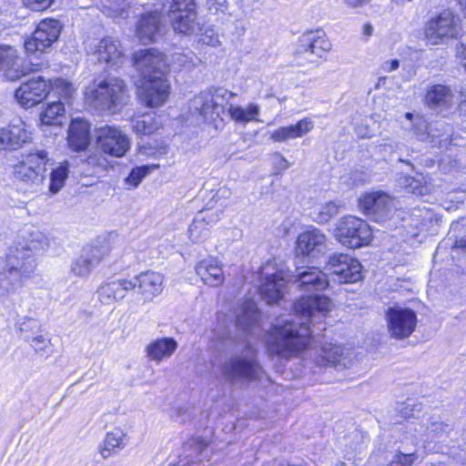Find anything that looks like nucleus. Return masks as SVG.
Listing matches in <instances>:
<instances>
[{
	"label": "nucleus",
	"mask_w": 466,
	"mask_h": 466,
	"mask_svg": "<svg viewBox=\"0 0 466 466\" xmlns=\"http://www.w3.org/2000/svg\"><path fill=\"white\" fill-rule=\"evenodd\" d=\"M129 443V436L126 429L115 427L106 432L104 439L100 441L97 451L104 460L117 455Z\"/></svg>",
	"instance_id": "obj_25"
},
{
	"label": "nucleus",
	"mask_w": 466,
	"mask_h": 466,
	"mask_svg": "<svg viewBox=\"0 0 466 466\" xmlns=\"http://www.w3.org/2000/svg\"><path fill=\"white\" fill-rule=\"evenodd\" d=\"M259 311L257 304L251 299H247L242 306L241 313L237 317V325L246 332H251L258 323Z\"/></svg>",
	"instance_id": "obj_35"
},
{
	"label": "nucleus",
	"mask_w": 466,
	"mask_h": 466,
	"mask_svg": "<svg viewBox=\"0 0 466 466\" xmlns=\"http://www.w3.org/2000/svg\"><path fill=\"white\" fill-rule=\"evenodd\" d=\"M219 43L218 35L213 34L212 29L206 30V46H216Z\"/></svg>",
	"instance_id": "obj_61"
},
{
	"label": "nucleus",
	"mask_w": 466,
	"mask_h": 466,
	"mask_svg": "<svg viewBox=\"0 0 466 466\" xmlns=\"http://www.w3.org/2000/svg\"><path fill=\"white\" fill-rule=\"evenodd\" d=\"M260 113V107L257 104H249L247 108L230 105L228 114L236 122L248 123L249 121H258V116Z\"/></svg>",
	"instance_id": "obj_39"
},
{
	"label": "nucleus",
	"mask_w": 466,
	"mask_h": 466,
	"mask_svg": "<svg viewBox=\"0 0 466 466\" xmlns=\"http://www.w3.org/2000/svg\"><path fill=\"white\" fill-rule=\"evenodd\" d=\"M0 72L8 81H15L26 74L27 68L15 47L0 45Z\"/></svg>",
	"instance_id": "obj_23"
},
{
	"label": "nucleus",
	"mask_w": 466,
	"mask_h": 466,
	"mask_svg": "<svg viewBox=\"0 0 466 466\" xmlns=\"http://www.w3.org/2000/svg\"><path fill=\"white\" fill-rule=\"evenodd\" d=\"M339 204L334 201H329L323 205L315 207L309 212V217L318 224H325L339 212Z\"/></svg>",
	"instance_id": "obj_38"
},
{
	"label": "nucleus",
	"mask_w": 466,
	"mask_h": 466,
	"mask_svg": "<svg viewBox=\"0 0 466 466\" xmlns=\"http://www.w3.org/2000/svg\"><path fill=\"white\" fill-rule=\"evenodd\" d=\"M161 19L157 12L144 15L137 25V34L144 44L153 42L160 35Z\"/></svg>",
	"instance_id": "obj_29"
},
{
	"label": "nucleus",
	"mask_w": 466,
	"mask_h": 466,
	"mask_svg": "<svg viewBox=\"0 0 466 466\" xmlns=\"http://www.w3.org/2000/svg\"><path fill=\"white\" fill-rule=\"evenodd\" d=\"M327 250V237L317 228H309L301 232L297 238V255L316 258L323 255Z\"/></svg>",
	"instance_id": "obj_21"
},
{
	"label": "nucleus",
	"mask_w": 466,
	"mask_h": 466,
	"mask_svg": "<svg viewBox=\"0 0 466 466\" xmlns=\"http://www.w3.org/2000/svg\"><path fill=\"white\" fill-rule=\"evenodd\" d=\"M204 232V218L198 217L188 228L189 238L194 242H200Z\"/></svg>",
	"instance_id": "obj_54"
},
{
	"label": "nucleus",
	"mask_w": 466,
	"mask_h": 466,
	"mask_svg": "<svg viewBox=\"0 0 466 466\" xmlns=\"http://www.w3.org/2000/svg\"><path fill=\"white\" fill-rule=\"evenodd\" d=\"M334 237L344 247L359 248L370 243L372 231L365 220L349 215L336 222Z\"/></svg>",
	"instance_id": "obj_5"
},
{
	"label": "nucleus",
	"mask_w": 466,
	"mask_h": 466,
	"mask_svg": "<svg viewBox=\"0 0 466 466\" xmlns=\"http://www.w3.org/2000/svg\"><path fill=\"white\" fill-rule=\"evenodd\" d=\"M313 121L308 117L299 120L297 124L289 127H281L274 130L270 138L274 142H285L289 139L302 137L313 128Z\"/></svg>",
	"instance_id": "obj_31"
},
{
	"label": "nucleus",
	"mask_w": 466,
	"mask_h": 466,
	"mask_svg": "<svg viewBox=\"0 0 466 466\" xmlns=\"http://www.w3.org/2000/svg\"><path fill=\"white\" fill-rule=\"evenodd\" d=\"M203 451L204 442L201 437L188 440L184 445V451L186 453L187 463L200 466Z\"/></svg>",
	"instance_id": "obj_43"
},
{
	"label": "nucleus",
	"mask_w": 466,
	"mask_h": 466,
	"mask_svg": "<svg viewBox=\"0 0 466 466\" xmlns=\"http://www.w3.org/2000/svg\"><path fill=\"white\" fill-rule=\"evenodd\" d=\"M67 141L69 147L81 152L86 150L90 143V125L82 118H74L68 128Z\"/></svg>",
	"instance_id": "obj_27"
},
{
	"label": "nucleus",
	"mask_w": 466,
	"mask_h": 466,
	"mask_svg": "<svg viewBox=\"0 0 466 466\" xmlns=\"http://www.w3.org/2000/svg\"><path fill=\"white\" fill-rule=\"evenodd\" d=\"M32 142V128L21 118L14 119L5 127H0V153L17 151Z\"/></svg>",
	"instance_id": "obj_11"
},
{
	"label": "nucleus",
	"mask_w": 466,
	"mask_h": 466,
	"mask_svg": "<svg viewBox=\"0 0 466 466\" xmlns=\"http://www.w3.org/2000/svg\"><path fill=\"white\" fill-rule=\"evenodd\" d=\"M223 272L218 266L217 260L212 259L210 263H206V284L218 286L223 282Z\"/></svg>",
	"instance_id": "obj_49"
},
{
	"label": "nucleus",
	"mask_w": 466,
	"mask_h": 466,
	"mask_svg": "<svg viewBox=\"0 0 466 466\" xmlns=\"http://www.w3.org/2000/svg\"><path fill=\"white\" fill-rule=\"evenodd\" d=\"M158 165H148L133 168L126 178L127 184L137 187L149 172L158 168Z\"/></svg>",
	"instance_id": "obj_48"
},
{
	"label": "nucleus",
	"mask_w": 466,
	"mask_h": 466,
	"mask_svg": "<svg viewBox=\"0 0 466 466\" xmlns=\"http://www.w3.org/2000/svg\"><path fill=\"white\" fill-rule=\"evenodd\" d=\"M414 179V176H409V175H404V174H401L400 175L399 178H398V185L404 188L406 192L409 193V185L412 184L411 180Z\"/></svg>",
	"instance_id": "obj_58"
},
{
	"label": "nucleus",
	"mask_w": 466,
	"mask_h": 466,
	"mask_svg": "<svg viewBox=\"0 0 466 466\" xmlns=\"http://www.w3.org/2000/svg\"><path fill=\"white\" fill-rule=\"evenodd\" d=\"M106 254V251L97 248H91L84 250V252L72 263L71 272L78 277L88 276L93 268L100 263Z\"/></svg>",
	"instance_id": "obj_28"
},
{
	"label": "nucleus",
	"mask_w": 466,
	"mask_h": 466,
	"mask_svg": "<svg viewBox=\"0 0 466 466\" xmlns=\"http://www.w3.org/2000/svg\"><path fill=\"white\" fill-rule=\"evenodd\" d=\"M430 143L439 147H447L452 135V127L445 121L439 120L430 125Z\"/></svg>",
	"instance_id": "obj_37"
},
{
	"label": "nucleus",
	"mask_w": 466,
	"mask_h": 466,
	"mask_svg": "<svg viewBox=\"0 0 466 466\" xmlns=\"http://www.w3.org/2000/svg\"><path fill=\"white\" fill-rule=\"evenodd\" d=\"M327 269L339 282L354 283L361 279V265L359 260L343 253L333 254L327 263Z\"/></svg>",
	"instance_id": "obj_16"
},
{
	"label": "nucleus",
	"mask_w": 466,
	"mask_h": 466,
	"mask_svg": "<svg viewBox=\"0 0 466 466\" xmlns=\"http://www.w3.org/2000/svg\"><path fill=\"white\" fill-rule=\"evenodd\" d=\"M30 238L8 247L5 260L0 263V297L15 293L35 272V253L45 248L46 243L41 232H34Z\"/></svg>",
	"instance_id": "obj_1"
},
{
	"label": "nucleus",
	"mask_w": 466,
	"mask_h": 466,
	"mask_svg": "<svg viewBox=\"0 0 466 466\" xmlns=\"http://www.w3.org/2000/svg\"><path fill=\"white\" fill-rule=\"evenodd\" d=\"M286 280L281 273H274L266 278L265 282L260 287L262 298L268 303L279 301L283 297Z\"/></svg>",
	"instance_id": "obj_32"
},
{
	"label": "nucleus",
	"mask_w": 466,
	"mask_h": 466,
	"mask_svg": "<svg viewBox=\"0 0 466 466\" xmlns=\"http://www.w3.org/2000/svg\"><path fill=\"white\" fill-rule=\"evenodd\" d=\"M65 112L64 104L60 101L49 103L46 108L40 115V121L42 125H60V118Z\"/></svg>",
	"instance_id": "obj_42"
},
{
	"label": "nucleus",
	"mask_w": 466,
	"mask_h": 466,
	"mask_svg": "<svg viewBox=\"0 0 466 466\" xmlns=\"http://www.w3.org/2000/svg\"><path fill=\"white\" fill-rule=\"evenodd\" d=\"M430 125L421 116H417L413 122L412 131L416 137L422 141L430 142Z\"/></svg>",
	"instance_id": "obj_51"
},
{
	"label": "nucleus",
	"mask_w": 466,
	"mask_h": 466,
	"mask_svg": "<svg viewBox=\"0 0 466 466\" xmlns=\"http://www.w3.org/2000/svg\"><path fill=\"white\" fill-rule=\"evenodd\" d=\"M177 342L173 338H160L149 342L146 347L147 357L156 363L169 359L177 350Z\"/></svg>",
	"instance_id": "obj_30"
},
{
	"label": "nucleus",
	"mask_w": 466,
	"mask_h": 466,
	"mask_svg": "<svg viewBox=\"0 0 466 466\" xmlns=\"http://www.w3.org/2000/svg\"><path fill=\"white\" fill-rule=\"evenodd\" d=\"M36 353L46 352L50 348L51 339L43 334L36 333L28 341Z\"/></svg>",
	"instance_id": "obj_53"
},
{
	"label": "nucleus",
	"mask_w": 466,
	"mask_h": 466,
	"mask_svg": "<svg viewBox=\"0 0 466 466\" xmlns=\"http://www.w3.org/2000/svg\"><path fill=\"white\" fill-rule=\"evenodd\" d=\"M457 54L461 58V64L463 67L466 68V44L461 42L460 46H457Z\"/></svg>",
	"instance_id": "obj_62"
},
{
	"label": "nucleus",
	"mask_w": 466,
	"mask_h": 466,
	"mask_svg": "<svg viewBox=\"0 0 466 466\" xmlns=\"http://www.w3.org/2000/svg\"><path fill=\"white\" fill-rule=\"evenodd\" d=\"M86 99L96 109L114 110L127 100V86L117 77H108L98 84L94 83L86 87Z\"/></svg>",
	"instance_id": "obj_4"
},
{
	"label": "nucleus",
	"mask_w": 466,
	"mask_h": 466,
	"mask_svg": "<svg viewBox=\"0 0 466 466\" xmlns=\"http://www.w3.org/2000/svg\"><path fill=\"white\" fill-rule=\"evenodd\" d=\"M388 332L390 338H409L417 326L416 313L408 308L390 307L386 312Z\"/></svg>",
	"instance_id": "obj_13"
},
{
	"label": "nucleus",
	"mask_w": 466,
	"mask_h": 466,
	"mask_svg": "<svg viewBox=\"0 0 466 466\" xmlns=\"http://www.w3.org/2000/svg\"><path fill=\"white\" fill-rule=\"evenodd\" d=\"M197 13L169 15L174 31L181 34H190L196 26Z\"/></svg>",
	"instance_id": "obj_41"
},
{
	"label": "nucleus",
	"mask_w": 466,
	"mask_h": 466,
	"mask_svg": "<svg viewBox=\"0 0 466 466\" xmlns=\"http://www.w3.org/2000/svg\"><path fill=\"white\" fill-rule=\"evenodd\" d=\"M49 174L48 192L57 194L66 185L69 174V163L65 160L55 167L53 159L47 151L34 149L25 155L23 159L14 167L15 177L25 185L38 188L46 181V172Z\"/></svg>",
	"instance_id": "obj_2"
},
{
	"label": "nucleus",
	"mask_w": 466,
	"mask_h": 466,
	"mask_svg": "<svg viewBox=\"0 0 466 466\" xmlns=\"http://www.w3.org/2000/svg\"><path fill=\"white\" fill-rule=\"evenodd\" d=\"M88 55L91 59L100 64L105 69L117 67L125 61V56L117 40L106 37L90 46Z\"/></svg>",
	"instance_id": "obj_15"
},
{
	"label": "nucleus",
	"mask_w": 466,
	"mask_h": 466,
	"mask_svg": "<svg viewBox=\"0 0 466 466\" xmlns=\"http://www.w3.org/2000/svg\"><path fill=\"white\" fill-rule=\"evenodd\" d=\"M425 100L431 107H448L452 104L453 93L450 86L433 85L428 89Z\"/></svg>",
	"instance_id": "obj_33"
},
{
	"label": "nucleus",
	"mask_w": 466,
	"mask_h": 466,
	"mask_svg": "<svg viewBox=\"0 0 466 466\" xmlns=\"http://www.w3.org/2000/svg\"><path fill=\"white\" fill-rule=\"evenodd\" d=\"M461 101L459 106L460 113L466 116V83L461 87Z\"/></svg>",
	"instance_id": "obj_60"
},
{
	"label": "nucleus",
	"mask_w": 466,
	"mask_h": 466,
	"mask_svg": "<svg viewBox=\"0 0 466 466\" xmlns=\"http://www.w3.org/2000/svg\"><path fill=\"white\" fill-rule=\"evenodd\" d=\"M131 280L134 289H137V293L146 301L152 300L163 290L164 277L158 272L144 271L135 276Z\"/></svg>",
	"instance_id": "obj_24"
},
{
	"label": "nucleus",
	"mask_w": 466,
	"mask_h": 466,
	"mask_svg": "<svg viewBox=\"0 0 466 466\" xmlns=\"http://www.w3.org/2000/svg\"><path fill=\"white\" fill-rule=\"evenodd\" d=\"M48 86L65 100L71 99L76 91L75 84L65 78H56Z\"/></svg>",
	"instance_id": "obj_46"
},
{
	"label": "nucleus",
	"mask_w": 466,
	"mask_h": 466,
	"mask_svg": "<svg viewBox=\"0 0 466 466\" xmlns=\"http://www.w3.org/2000/svg\"><path fill=\"white\" fill-rule=\"evenodd\" d=\"M454 248H461L462 251L466 252V237L457 239L455 241Z\"/></svg>",
	"instance_id": "obj_64"
},
{
	"label": "nucleus",
	"mask_w": 466,
	"mask_h": 466,
	"mask_svg": "<svg viewBox=\"0 0 466 466\" xmlns=\"http://www.w3.org/2000/svg\"><path fill=\"white\" fill-rule=\"evenodd\" d=\"M461 31L460 17L451 11L444 10L426 23L424 36L430 45H446L450 40L457 38Z\"/></svg>",
	"instance_id": "obj_6"
},
{
	"label": "nucleus",
	"mask_w": 466,
	"mask_h": 466,
	"mask_svg": "<svg viewBox=\"0 0 466 466\" xmlns=\"http://www.w3.org/2000/svg\"><path fill=\"white\" fill-rule=\"evenodd\" d=\"M62 30L61 23L56 19L46 18L39 22L33 36L25 42V49L28 55L43 53L59 37Z\"/></svg>",
	"instance_id": "obj_10"
},
{
	"label": "nucleus",
	"mask_w": 466,
	"mask_h": 466,
	"mask_svg": "<svg viewBox=\"0 0 466 466\" xmlns=\"http://www.w3.org/2000/svg\"><path fill=\"white\" fill-rule=\"evenodd\" d=\"M224 374L231 381L258 379L261 368L255 349L248 345L240 355L232 357L224 366Z\"/></svg>",
	"instance_id": "obj_8"
},
{
	"label": "nucleus",
	"mask_w": 466,
	"mask_h": 466,
	"mask_svg": "<svg viewBox=\"0 0 466 466\" xmlns=\"http://www.w3.org/2000/svg\"><path fill=\"white\" fill-rule=\"evenodd\" d=\"M331 307L332 302L329 298L317 294L301 297L293 305L295 313L307 320L315 317H325L331 309Z\"/></svg>",
	"instance_id": "obj_22"
},
{
	"label": "nucleus",
	"mask_w": 466,
	"mask_h": 466,
	"mask_svg": "<svg viewBox=\"0 0 466 466\" xmlns=\"http://www.w3.org/2000/svg\"><path fill=\"white\" fill-rule=\"evenodd\" d=\"M421 409V404L420 403H410L407 402L403 404V407L400 409V413L404 418L415 417V413L419 412Z\"/></svg>",
	"instance_id": "obj_56"
},
{
	"label": "nucleus",
	"mask_w": 466,
	"mask_h": 466,
	"mask_svg": "<svg viewBox=\"0 0 466 466\" xmlns=\"http://www.w3.org/2000/svg\"><path fill=\"white\" fill-rule=\"evenodd\" d=\"M49 86L42 76L32 77L23 83L15 92V98L24 108H31L47 96Z\"/></svg>",
	"instance_id": "obj_19"
},
{
	"label": "nucleus",
	"mask_w": 466,
	"mask_h": 466,
	"mask_svg": "<svg viewBox=\"0 0 466 466\" xmlns=\"http://www.w3.org/2000/svg\"><path fill=\"white\" fill-rule=\"evenodd\" d=\"M399 66H400V61L398 59L385 61L381 65L382 70L384 72H388V73L397 70L399 68Z\"/></svg>",
	"instance_id": "obj_59"
},
{
	"label": "nucleus",
	"mask_w": 466,
	"mask_h": 466,
	"mask_svg": "<svg viewBox=\"0 0 466 466\" xmlns=\"http://www.w3.org/2000/svg\"><path fill=\"white\" fill-rule=\"evenodd\" d=\"M24 5L34 11H41L48 8L54 0H22Z\"/></svg>",
	"instance_id": "obj_57"
},
{
	"label": "nucleus",
	"mask_w": 466,
	"mask_h": 466,
	"mask_svg": "<svg viewBox=\"0 0 466 466\" xmlns=\"http://www.w3.org/2000/svg\"><path fill=\"white\" fill-rule=\"evenodd\" d=\"M331 43L327 38L326 33L321 30H314L304 33L299 40L297 56L314 63L313 57L321 58L331 50Z\"/></svg>",
	"instance_id": "obj_14"
},
{
	"label": "nucleus",
	"mask_w": 466,
	"mask_h": 466,
	"mask_svg": "<svg viewBox=\"0 0 466 466\" xmlns=\"http://www.w3.org/2000/svg\"><path fill=\"white\" fill-rule=\"evenodd\" d=\"M134 65L139 79L165 76L167 62L165 56L157 49L140 50L134 55Z\"/></svg>",
	"instance_id": "obj_17"
},
{
	"label": "nucleus",
	"mask_w": 466,
	"mask_h": 466,
	"mask_svg": "<svg viewBox=\"0 0 466 466\" xmlns=\"http://www.w3.org/2000/svg\"><path fill=\"white\" fill-rule=\"evenodd\" d=\"M209 95L211 96L210 103L213 108V113L218 116L221 111H223V104L228 102L233 96L231 92H228L223 87H213L209 90ZM208 103L209 101L206 98V108L208 107Z\"/></svg>",
	"instance_id": "obj_44"
},
{
	"label": "nucleus",
	"mask_w": 466,
	"mask_h": 466,
	"mask_svg": "<svg viewBox=\"0 0 466 466\" xmlns=\"http://www.w3.org/2000/svg\"><path fill=\"white\" fill-rule=\"evenodd\" d=\"M345 3L352 7L360 6L366 3H368L370 0H344Z\"/></svg>",
	"instance_id": "obj_63"
},
{
	"label": "nucleus",
	"mask_w": 466,
	"mask_h": 466,
	"mask_svg": "<svg viewBox=\"0 0 466 466\" xmlns=\"http://www.w3.org/2000/svg\"><path fill=\"white\" fill-rule=\"evenodd\" d=\"M359 206L363 213L380 222L388 219L395 209L394 199L381 191L363 195Z\"/></svg>",
	"instance_id": "obj_18"
},
{
	"label": "nucleus",
	"mask_w": 466,
	"mask_h": 466,
	"mask_svg": "<svg viewBox=\"0 0 466 466\" xmlns=\"http://www.w3.org/2000/svg\"><path fill=\"white\" fill-rule=\"evenodd\" d=\"M196 13L195 0H173L170 5L169 15Z\"/></svg>",
	"instance_id": "obj_50"
},
{
	"label": "nucleus",
	"mask_w": 466,
	"mask_h": 466,
	"mask_svg": "<svg viewBox=\"0 0 466 466\" xmlns=\"http://www.w3.org/2000/svg\"><path fill=\"white\" fill-rule=\"evenodd\" d=\"M206 7L211 15H226L228 11V3L227 0H207Z\"/></svg>",
	"instance_id": "obj_55"
},
{
	"label": "nucleus",
	"mask_w": 466,
	"mask_h": 466,
	"mask_svg": "<svg viewBox=\"0 0 466 466\" xmlns=\"http://www.w3.org/2000/svg\"><path fill=\"white\" fill-rule=\"evenodd\" d=\"M16 327L21 338L27 342L40 331L41 325L37 319L23 318L16 323Z\"/></svg>",
	"instance_id": "obj_47"
},
{
	"label": "nucleus",
	"mask_w": 466,
	"mask_h": 466,
	"mask_svg": "<svg viewBox=\"0 0 466 466\" xmlns=\"http://www.w3.org/2000/svg\"><path fill=\"white\" fill-rule=\"evenodd\" d=\"M293 285L302 292H320L329 287L327 274L317 267H297Z\"/></svg>",
	"instance_id": "obj_20"
},
{
	"label": "nucleus",
	"mask_w": 466,
	"mask_h": 466,
	"mask_svg": "<svg viewBox=\"0 0 466 466\" xmlns=\"http://www.w3.org/2000/svg\"><path fill=\"white\" fill-rule=\"evenodd\" d=\"M416 447L415 443H412L404 434L400 447L403 451H398L387 466H411L418 459Z\"/></svg>",
	"instance_id": "obj_36"
},
{
	"label": "nucleus",
	"mask_w": 466,
	"mask_h": 466,
	"mask_svg": "<svg viewBox=\"0 0 466 466\" xmlns=\"http://www.w3.org/2000/svg\"><path fill=\"white\" fill-rule=\"evenodd\" d=\"M406 429V438L417 446L419 441L428 442L447 437L452 431V425L445 422L438 414L427 413L419 423L409 421Z\"/></svg>",
	"instance_id": "obj_7"
},
{
	"label": "nucleus",
	"mask_w": 466,
	"mask_h": 466,
	"mask_svg": "<svg viewBox=\"0 0 466 466\" xmlns=\"http://www.w3.org/2000/svg\"><path fill=\"white\" fill-rule=\"evenodd\" d=\"M159 126L160 122L156 115L146 114L133 120V129L137 135H151Z\"/></svg>",
	"instance_id": "obj_40"
},
{
	"label": "nucleus",
	"mask_w": 466,
	"mask_h": 466,
	"mask_svg": "<svg viewBox=\"0 0 466 466\" xmlns=\"http://www.w3.org/2000/svg\"><path fill=\"white\" fill-rule=\"evenodd\" d=\"M411 182L412 184L409 185V193L417 196H425L430 193V187L427 185L425 177H423L422 174H417V176L414 177V179L411 180Z\"/></svg>",
	"instance_id": "obj_52"
},
{
	"label": "nucleus",
	"mask_w": 466,
	"mask_h": 466,
	"mask_svg": "<svg viewBox=\"0 0 466 466\" xmlns=\"http://www.w3.org/2000/svg\"><path fill=\"white\" fill-rule=\"evenodd\" d=\"M322 361L337 370H343L348 367L350 360L344 354V349L338 344H327L321 349Z\"/></svg>",
	"instance_id": "obj_34"
},
{
	"label": "nucleus",
	"mask_w": 466,
	"mask_h": 466,
	"mask_svg": "<svg viewBox=\"0 0 466 466\" xmlns=\"http://www.w3.org/2000/svg\"><path fill=\"white\" fill-rule=\"evenodd\" d=\"M134 289L132 280L119 279L106 282L97 289L98 300L104 305H112L123 299L129 290Z\"/></svg>",
	"instance_id": "obj_26"
},
{
	"label": "nucleus",
	"mask_w": 466,
	"mask_h": 466,
	"mask_svg": "<svg viewBox=\"0 0 466 466\" xmlns=\"http://www.w3.org/2000/svg\"><path fill=\"white\" fill-rule=\"evenodd\" d=\"M96 142L100 151L114 157H124L131 145L127 135L115 126H105L97 128Z\"/></svg>",
	"instance_id": "obj_9"
},
{
	"label": "nucleus",
	"mask_w": 466,
	"mask_h": 466,
	"mask_svg": "<svg viewBox=\"0 0 466 466\" xmlns=\"http://www.w3.org/2000/svg\"><path fill=\"white\" fill-rule=\"evenodd\" d=\"M154 76L138 79L137 95L140 101L147 107H158L166 103L169 96L170 86L166 76Z\"/></svg>",
	"instance_id": "obj_12"
},
{
	"label": "nucleus",
	"mask_w": 466,
	"mask_h": 466,
	"mask_svg": "<svg viewBox=\"0 0 466 466\" xmlns=\"http://www.w3.org/2000/svg\"><path fill=\"white\" fill-rule=\"evenodd\" d=\"M313 333L309 323L277 319L269 332L268 349L273 354L289 359L297 356L308 346Z\"/></svg>",
	"instance_id": "obj_3"
},
{
	"label": "nucleus",
	"mask_w": 466,
	"mask_h": 466,
	"mask_svg": "<svg viewBox=\"0 0 466 466\" xmlns=\"http://www.w3.org/2000/svg\"><path fill=\"white\" fill-rule=\"evenodd\" d=\"M100 4L101 11L107 16L122 18L128 16L125 0H100Z\"/></svg>",
	"instance_id": "obj_45"
}]
</instances>
